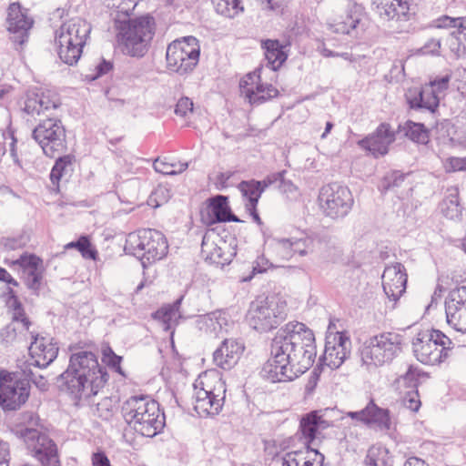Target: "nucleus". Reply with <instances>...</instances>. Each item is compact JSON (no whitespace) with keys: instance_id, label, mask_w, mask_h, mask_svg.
<instances>
[{"instance_id":"32","label":"nucleus","mask_w":466,"mask_h":466,"mask_svg":"<svg viewBox=\"0 0 466 466\" xmlns=\"http://www.w3.org/2000/svg\"><path fill=\"white\" fill-rule=\"evenodd\" d=\"M373 4L384 19L407 20L410 17V5L407 0H374Z\"/></svg>"},{"instance_id":"3","label":"nucleus","mask_w":466,"mask_h":466,"mask_svg":"<svg viewBox=\"0 0 466 466\" xmlns=\"http://www.w3.org/2000/svg\"><path fill=\"white\" fill-rule=\"evenodd\" d=\"M279 348L289 355L297 372L303 374L314 363L316 345L313 332L301 322H289L274 337Z\"/></svg>"},{"instance_id":"1","label":"nucleus","mask_w":466,"mask_h":466,"mask_svg":"<svg viewBox=\"0 0 466 466\" xmlns=\"http://www.w3.org/2000/svg\"><path fill=\"white\" fill-rule=\"evenodd\" d=\"M66 390L76 404L87 400L104 387L107 374L98 364L96 356L87 350L73 353L66 370L60 375Z\"/></svg>"},{"instance_id":"12","label":"nucleus","mask_w":466,"mask_h":466,"mask_svg":"<svg viewBox=\"0 0 466 466\" xmlns=\"http://www.w3.org/2000/svg\"><path fill=\"white\" fill-rule=\"evenodd\" d=\"M319 203L320 209L327 217L339 218L349 214L354 199L347 187L333 183L320 188Z\"/></svg>"},{"instance_id":"5","label":"nucleus","mask_w":466,"mask_h":466,"mask_svg":"<svg viewBox=\"0 0 466 466\" xmlns=\"http://www.w3.org/2000/svg\"><path fill=\"white\" fill-rule=\"evenodd\" d=\"M193 406L200 417L218 415L224 405L226 385L218 372L205 371L194 383Z\"/></svg>"},{"instance_id":"40","label":"nucleus","mask_w":466,"mask_h":466,"mask_svg":"<svg viewBox=\"0 0 466 466\" xmlns=\"http://www.w3.org/2000/svg\"><path fill=\"white\" fill-rule=\"evenodd\" d=\"M262 47L265 49V56L271 69L277 70L286 61L287 55L278 40L263 41Z\"/></svg>"},{"instance_id":"26","label":"nucleus","mask_w":466,"mask_h":466,"mask_svg":"<svg viewBox=\"0 0 466 466\" xmlns=\"http://www.w3.org/2000/svg\"><path fill=\"white\" fill-rule=\"evenodd\" d=\"M244 350L245 346L241 340L225 339L213 354L214 362L223 370H230L238 362Z\"/></svg>"},{"instance_id":"33","label":"nucleus","mask_w":466,"mask_h":466,"mask_svg":"<svg viewBox=\"0 0 466 466\" xmlns=\"http://www.w3.org/2000/svg\"><path fill=\"white\" fill-rule=\"evenodd\" d=\"M323 461V454L317 450L307 448L286 453L282 459V466H321Z\"/></svg>"},{"instance_id":"54","label":"nucleus","mask_w":466,"mask_h":466,"mask_svg":"<svg viewBox=\"0 0 466 466\" xmlns=\"http://www.w3.org/2000/svg\"><path fill=\"white\" fill-rule=\"evenodd\" d=\"M365 418H366V413H365V408L360 410H358V411H349L347 413H345L344 415H342L339 419V420L341 421V424L342 425H346V424H349V425H358L359 423H362L365 425Z\"/></svg>"},{"instance_id":"39","label":"nucleus","mask_w":466,"mask_h":466,"mask_svg":"<svg viewBox=\"0 0 466 466\" xmlns=\"http://www.w3.org/2000/svg\"><path fill=\"white\" fill-rule=\"evenodd\" d=\"M182 299H177L171 305H165L153 314V318L162 322L165 330H169L181 318L179 308Z\"/></svg>"},{"instance_id":"20","label":"nucleus","mask_w":466,"mask_h":466,"mask_svg":"<svg viewBox=\"0 0 466 466\" xmlns=\"http://www.w3.org/2000/svg\"><path fill=\"white\" fill-rule=\"evenodd\" d=\"M29 396L28 382L24 380H0V405L7 410H15L24 404Z\"/></svg>"},{"instance_id":"38","label":"nucleus","mask_w":466,"mask_h":466,"mask_svg":"<svg viewBox=\"0 0 466 466\" xmlns=\"http://www.w3.org/2000/svg\"><path fill=\"white\" fill-rule=\"evenodd\" d=\"M208 209V212L212 215V218L208 221L210 224L224 221H238V218L230 212L227 197L218 195L210 198Z\"/></svg>"},{"instance_id":"15","label":"nucleus","mask_w":466,"mask_h":466,"mask_svg":"<svg viewBox=\"0 0 466 466\" xmlns=\"http://www.w3.org/2000/svg\"><path fill=\"white\" fill-rule=\"evenodd\" d=\"M351 341L344 332H333L329 327V333L326 337L323 363L330 369H338L345 361L350 353Z\"/></svg>"},{"instance_id":"52","label":"nucleus","mask_w":466,"mask_h":466,"mask_svg":"<svg viewBox=\"0 0 466 466\" xmlns=\"http://www.w3.org/2000/svg\"><path fill=\"white\" fill-rule=\"evenodd\" d=\"M451 81V75L445 74L442 76H437L434 79L431 80L429 86H431L437 96L441 98V96L444 94V92L449 87V83Z\"/></svg>"},{"instance_id":"7","label":"nucleus","mask_w":466,"mask_h":466,"mask_svg":"<svg viewBox=\"0 0 466 466\" xmlns=\"http://www.w3.org/2000/svg\"><path fill=\"white\" fill-rule=\"evenodd\" d=\"M402 336L396 332H382L364 341L360 349L362 364L368 370L390 363L401 351Z\"/></svg>"},{"instance_id":"53","label":"nucleus","mask_w":466,"mask_h":466,"mask_svg":"<svg viewBox=\"0 0 466 466\" xmlns=\"http://www.w3.org/2000/svg\"><path fill=\"white\" fill-rule=\"evenodd\" d=\"M274 248L282 258L289 259L293 256V240L288 238L277 239Z\"/></svg>"},{"instance_id":"19","label":"nucleus","mask_w":466,"mask_h":466,"mask_svg":"<svg viewBox=\"0 0 466 466\" xmlns=\"http://www.w3.org/2000/svg\"><path fill=\"white\" fill-rule=\"evenodd\" d=\"M381 279L383 291L394 305L406 290L407 274L404 266L400 263L387 266Z\"/></svg>"},{"instance_id":"17","label":"nucleus","mask_w":466,"mask_h":466,"mask_svg":"<svg viewBox=\"0 0 466 466\" xmlns=\"http://www.w3.org/2000/svg\"><path fill=\"white\" fill-rule=\"evenodd\" d=\"M446 320L456 331L466 333V287L450 292L445 301Z\"/></svg>"},{"instance_id":"50","label":"nucleus","mask_w":466,"mask_h":466,"mask_svg":"<svg viewBox=\"0 0 466 466\" xmlns=\"http://www.w3.org/2000/svg\"><path fill=\"white\" fill-rule=\"evenodd\" d=\"M401 404L403 405V407L410 410V411L417 412L421 406V401L420 400L418 390H411L406 392L401 399Z\"/></svg>"},{"instance_id":"24","label":"nucleus","mask_w":466,"mask_h":466,"mask_svg":"<svg viewBox=\"0 0 466 466\" xmlns=\"http://www.w3.org/2000/svg\"><path fill=\"white\" fill-rule=\"evenodd\" d=\"M198 329L212 338L223 337L233 328L234 322L226 312L217 310L202 316L196 320Z\"/></svg>"},{"instance_id":"41","label":"nucleus","mask_w":466,"mask_h":466,"mask_svg":"<svg viewBox=\"0 0 466 466\" xmlns=\"http://www.w3.org/2000/svg\"><path fill=\"white\" fill-rule=\"evenodd\" d=\"M238 189L246 200V208H256L262 194L261 183L256 180L242 181L238 185Z\"/></svg>"},{"instance_id":"47","label":"nucleus","mask_w":466,"mask_h":466,"mask_svg":"<svg viewBox=\"0 0 466 466\" xmlns=\"http://www.w3.org/2000/svg\"><path fill=\"white\" fill-rule=\"evenodd\" d=\"M138 0H106V5L114 15L122 14L123 16L130 15Z\"/></svg>"},{"instance_id":"62","label":"nucleus","mask_w":466,"mask_h":466,"mask_svg":"<svg viewBox=\"0 0 466 466\" xmlns=\"http://www.w3.org/2000/svg\"><path fill=\"white\" fill-rule=\"evenodd\" d=\"M270 267L271 263H269V261L264 256H260L257 258L253 265V272L263 273Z\"/></svg>"},{"instance_id":"34","label":"nucleus","mask_w":466,"mask_h":466,"mask_svg":"<svg viewBox=\"0 0 466 466\" xmlns=\"http://www.w3.org/2000/svg\"><path fill=\"white\" fill-rule=\"evenodd\" d=\"M365 425L375 427L380 431H389L392 429L390 410L377 406L370 400L365 407Z\"/></svg>"},{"instance_id":"51","label":"nucleus","mask_w":466,"mask_h":466,"mask_svg":"<svg viewBox=\"0 0 466 466\" xmlns=\"http://www.w3.org/2000/svg\"><path fill=\"white\" fill-rule=\"evenodd\" d=\"M22 373L25 381H32L40 390H46L47 389V380L44 376L34 372L29 366L22 369Z\"/></svg>"},{"instance_id":"42","label":"nucleus","mask_w":466,"mask_h":466,"mask_svg":"<svg viewBox=\"0 0 466 466\" xmlns=\"http://www.w3.org/2000/svg\"><path fill=\"white\" fill-rule=\"evenodd\" d=\"M441 212L449 219H459L461 217L462 208L459 203L458 193L453 190L440 205Z\"/></svg>"},{"instance_id":"60","label":"nucleus","mask_w":466,"mask_h":466,"mask_svg":"<svg viewBox=\"0 0 466 466\" xmlns=\"http://www.w3.org/2000/svg\"><path fill=\"white\" fill-rule=\"evenodd\" d=\"M441 49V41L431 39L421 48L424 55H438Z\"/></svg>"},{"instance_id":"27","label":"nucleus","mask_w":466,"mask_h":466,"mask_svg":"<svg viewBox=\"0 0 466 466\" xmlns=\"http://www.w3.org/2000/svg\"><path fill=\"white\" fill-rule=\"evenodd\" d=\"M395 140V133L388 124H381L376 131L359 141V145L374 156L388 153L389 146Z\"/></svg>"},{"instance_id":"16","label":"nucleus","mask_w":466,"mask_h":466,"mask_svg":"<svg viewBox=\"0 0 466 466\" xmlns=\"http://www.w3.org/2000/svg\"><path fill=\"white\" fill-rule=\"evenodd\" d=\"M361 15V6L346 0L343 1L339 7L334 10L332 17L329 19L328 26L335 33L350 34L357 27Z\"/></svg>"},{"instance_id":"45","label":"nucleus","mask_w":466,"mask_h":466,"mask_svg":"<svg viewBox=\"0 0 466 466\" xmlns=\"http://www.w3.org/2000/svg\"><path fill=\"white\" fill-rule=\"evenodd\" d=\"M218 14L233 18L243 12L244 7L240 0H213Z\"/></svg>"},{"instance_id":"6","label":"nucleus","mask_w":466,"mask_h":466,"mask_svg":"<svg viewBox=\"0 0 466 466\" xmlns=\"http://www.w3.org/2000/svg\"><path fill=\"white\" fill-rule=\"evenodd\" d=\"M125 250L141 259L143 266L164 258L168 251L165 236L156 229L142 228L127 235Z\"/></svg>"},{"instance_id":"21","label":"nucleus","mask_w":466,"mask_h":466,"mask_svg":"<svg viewBox=\"0 0 466 466\" xmlns=\"http://www.w3.org/2000/svg\"><path fill=\"white\" fill-rule=\"evenodd\" d=\"M29 319H11V322L0 331V341L5 347H26L33 336Z\"/></svg>"},{"instance_id":"56","label":"nucleus","mask_w":466,"mask_h":466,"mask_svg":"<svg viewBox=\"0 0 466 466\" xmlns=\"http://www.w3.org/2000/svg\"><path fill=\"white\" fill-rule=\"evenodd\" d=\"M314 241L310 238L293 240V254L305 256L313 250Z\"/></svg>"},{"instance_id":"46","label":"nucleus","mask_w":466,"mask_h":466,"mask_svg":"<svg viewBox=\"0 0 466 466\" xmlns=\"http://www.w3.org/2000/svg\"><path fill=\"white\" fill-rule=\"evenodd\" d=\"M154 169L164 175H177L185 171L188 165L182 162H169L165 158H157L153 164Z\"/></svg>"},{"instance_id":"48","label":"nucleus","mask_w":466,"mask_h":466,"mask_svg":"<svg viewBox=\"0 0 466 466\" xmlns=\"http://www.w3.org/2000/svg\"><path fill=\"white\" fill-rule=\"evenodd\" d=\"M66 249L76 248L83 258L96 259V251L92 248L91 243L87 237L82 236L76 241H72L65 246Z\"/></svg>"},{"instance_id":"37","label":"nucleus","mask_w":466,"mask_h":466,"mask_svg":"<svg viewBox=\"0 0 466 466\" xmlns=\"http://www.w3.org/2000/svg\"><path fill=\"white\" fill-rule=\"evenodd\" d=\"M56 46L60 60L68 66H73L77 63L84 48L57 35H56Z\"/></svg>"},{"instance_id":"43","label":"nucleus","mask_w":466,"mask_h":466,"mask_svg":"<svg viewBox=\"0 0 466 466\" xmlns=\"http://www.w3.org/2000/svg\"><path fill=\"white\" fill-rule=\"evenodd\" d=\"M367 463L370 466H390L391 457L387 448L372 446L367 455Z\"/></svg>"},{"instance_id":"31","label":"nucleus","mask_w":466,"mask_h":466,"mask_svg":"<svg viewBox=\"0 0 466 466\" xmlns=\"http://www.w3.org/2000/svg\"><path fill=\"white\" fill-rule=\"evenodd\" d=\"M227 243L215 232H207L202 239L201 253L206 260L217 264H224L228 258H224Z\"/></svg>"},{"instance_id":"55","label":"nucleus","mask_w":466,"mask_h":466,"mask_svg":"<svg viewBox=\"0 0 466 466\" xmlns=\"http://www.w3.org/2000/svg\"><path fill=\"white\" fill-rule=\"evenodd\" d=\"M446 172H457L466 170V157H448L442 161Z\"/></svg>"},{"instance_id":"29","label":"nucleus","mask_w":466,"mask_h":466,"mask_svg":"<svg viewBox=\"0 0 466 466\" xmlns=\"http://www.w3.org/2000/svg\"><path fill=\"white\" fill-rule=\"evenodd\" d=\"M60 101L56 94L50 91L41 94L28 91L25 94L23 110L30 116H39L45 111L56 109L59 106Z\"/></svg>"},{"instance_id":"13","label":"nucleus","mask_w":466,"mask_h":466,"mask_svg":"<svg viewBox=\"0 0 466 466\" xmlns=\"http://www.w3.org/2000/svg\"><path fill=\"white\" fill-rule=\"evenodd\" d=\"M296 367L291 363L289 355L279 348L273 339L271 343V358L264 364L261 376L270 382L291 381L301 375L297 372Z\"/></svg>"},{"instance_id":"10","label":"nucleus","mask_w":466,"mask_h":466,"mask_svg":"<svg viewBox=\"0 0 466 466\" xmlns=\"http://www.w3.org/2000/svg\"><path fill=\"white\" fill-rule=\"evenodd\" d=\"M200 46L194 36L176 39L167 46L166 59L169 70L187 75L194 70L199 61Z\"/></svg>"},{"instance_id":"9","label":"nucleus","mask_w":466,"mask_h":466,"mask_svg":"<svg viewBox=\"0 0 466 466\" xmlns=\"http://www.w3.org/2000/svg\"><path fill=\"white\" fill-rule=\"evenodd\" d=\"M451 340L438 329L419 331L412 340V350L416 359L427 365H435L447 358Z\"/></svg>"},{"instance_id":"63","label":"nucleus","mask_w":466,"mask_h":466,"mask_svg":"<svg viewBox=\"0 0 466 466\" xmlns=\"http://www.w3.org/2000/svg\"><path fill=\"white\" fill-rule=\"evenodd\" d=\"M92 466H111L107 456L101 451L92 455Z\"/></svg>"},{"instance_id":"4","label":"nucleus","mask_w":466,"mask_h":466,"mask_svg":"<svg viewBox=\"0 0 466 466\" xmlns=\"http://www.w3.org/2000/svg\"><path fill=\"white\" fill-rule=\"evenodd\" d=\"M126 422L145 437L156 436L164 427L159 404L149 396H132L122 406Z\"/></svg>"},{"instance_id":"49","label":"nucleus","mask_w":466,"mask_h":466,"mask_svg":"<svg viewBox=\"0 0 466 466\" xmlns=\"http://www.w3.org/2000/svg\"><path fill=\"white\" fill-rule=\"evenodd\" d=\"M6 307L12 311V319H28L25 313L21 302L18 300L15 291L8 288L5 299Z\"/></svg>"},{"instance_id":"36","label":"nucleus","mask_w":466,"mask_h":466,"mask_svg":"<svg viewBox=\"0 0 466 466\" xmlns=\"http://www.w3.org/2000/svg\"><path fill=\"white\" fill-rule=\"evenodd\" d=\"M435 26L454 29L451 35L458 42V49L466 51V17L442 16L435 21Z\"/></svg>"},{"instance_id":"61","label":"nucleus","mask_w":466,"mask_h":466,"mask_svg":"<svg viewBox=\"0 0 466 466\" xmlns=\"http://www.w3.org/2000/svg\"><path fill=\"white\" fill-rule=\"evenodd\" d=\"M10 449L9 444L0 440V466H9Z\"/></svg>"},{"instance_id":"22","label":"nucleus","mask_w":466,"mask_h":466,"mask_svg":"<svg viewBox=\"0 0 466 466\" xmlns=\"http://www.w3.org/2000/svg\"><path fill=\"white\" fill-rule=\"evenodd\" d=\"M30 340L31 343L28 350L31 362H29L28 366L33 365L37 368H46L57 357L58 347L52 340L39 337L35 331Z\"/></svg>"},{"instance_id":"58","label":"nucleus","mask_w":466,"mask_h":466,"mask_svg":"<svg viewBox=\"0 0 466 466\" xmlns=\"http://www.w3.org/2000/svg\"><path fill=\"white\" fill-rule=\"evenodd\" d=\"M0 244L5 250H15L23 248L25 245V240L23 237L4 238Z\"/></svg>"},{"instance_id":"44","label":"nucleus","mask_w":466,"mask_h":466,"mask_svg":"<svg viewBox=\"0 0 466 466\" xmlns=\"http://www.w3.org/2000/svg\"><path fill=\"white\" fill-rule=\"evenodd\" d=\"M402 130L407 137L416 143L426 144L429 141L428 131L422 124L408 121Z\"/></svg>"},{"instance_id":"57","label":"nucleus","mask_w":466,"mask_h":466,"mask_svg":"<svg viewBox=\"0 0 466 466\" xmlns=\"http://www.w3.org/2000/svg\"><path fill=\"white\" fill-rule=\"evenodd\" d=\"M113 408L114 405L112 400L107 398L102 400L100 402L96 404L98 416L105 420H108L112 416Z\"/></svg>"},{"instance_id":"28","label":"nucleus","mask_w":466,"mask_h":466,"mask_svg":"<svg viewBox=\"0 0 466 466\" xmlns=\"http://www.w3.org/2000/svg\"><path fill=\"white\" fill-rule=\"evenodd\" d=\"M91 29L87 21L75 17L63 23L56 35L84 47L90 39Z\"/></svg>"},{"instance_id":"14","label":"nucleus","mask_w":466,"mask_h":466,"mask_svg":"<svg viewBox=\"0 0 466 466\" xmlns=\"http://www.w3.org/2000/svg\"><path fill=\"white\" fill-rule=\"evenodd\" d=\"M7 264L21 274V278L29 289L37 291L40 289L45 272L42 258L35 254L25 252L17 259Z\"/></svg>"},{"instance_id":"59","label":"nucleus","mask_w":466,"mask_h":466,"mask_svg":"<svg viewBox=\"0 0 466 466\" xmlns=\"http://www.w3.org/2000/svg\"><path fill=\"white\" fill-rule=\"evenodd\" d=\"M193 110V102L188 97L180 98L175 108V113L180 116H186L189 112L191 113Z\"/></svg>"},{"instance_id":"2","label":"nucleus","mask_w":466,"mask_h":466,"mask_svg":"<svg viewBox=\"0 0 466 466\" xmlns=\"http://www.w3.org/2000/svg\"><path fill=\"white\" fill-rule=\"evenodd\" d=\"M116 30V41L122 52L133 57L144 56L155 35L156 24L152 16L144 15L134 19L122 14L110 13Z\"/></svg>"},{"instance_id":"18","label":"nucleus","mask_w":466,"mask_h":466,"mask_svg":"<svg viewBox=\"0 0 466 466\" xmlns=\"http://www.w3.org/2000/svg\"><path fill=\"white\" fill-rule=\"evenodd\" d=\"M6 23L12 42L21 46L27 41L28 31L34 22L28 15L27 10L22 8L19 3L9 5Z\"/></svg>"},{"instance_id":"25","label":"nucleus","mask_w":466,"mask_h":466,"mask_svg":"<svg viewBox=\"0 0 466 466\" xmlns=\"http://www.w3.org/2000/svg\"><path fill=\"white\" fill-rule=\"evenodd\" d=\"M23 438L27 449L38 461L46 455L56 451V444L46 434L40 433L36 429L25 428L17 431Z\"/></svg>"},{"instance_id":"64","label":"nucleus","mask_w":466,"mask_h":466,"mask_svg":"<svg viewBox=\"0 0 466 466\" xmlns=\"http://www.w3.org/2000/svg\"><path fill=\"white\" fill-rule=\"evenodd\" d=\"M39 461L44 466H60L56 451Z\"/></svg>"},{"instance_id":"35","label":"nucleus","mask_w":466,"mask_h":466,"mask_svg":"<svg viewBox=\"0 0 466 466\" xmlns=\"http://www.w3.org/2000/svg\"><path fill=\"white\" fill-rule=\"evenodd\" d=\"M330 426L329 422L319 415L318 411H312L301 419L300 429L308 444L314 442L322 431Z\"/></svg>"},{"instance_id":"23","label":"nucleus","mask_w":466,"mask_h":466,"mask_svg":"<svg viewBox=\"0 0 466 466\" xmlns=\"http://www.w3.org/2000/svg\"><path fill=\"white\" fill-rule=\"evenodd\" d=\"M258 80L256 73H249L240 81V92L250 104H260L279 95L278 89L272 85H263Z\"/></svg>"},{"instance_id":"8","label":"nucleus","mask_w":466,"mask_h":466,"mask_svg":"<svg viewBox=\"0 0 466 466\" xmlns=\"http://www.w3.org/2000/svg\"><path fill=\"white\" fill-rule=\"evenodd\" d=\"M287 302L279 295H270L251 303L248 319L250 327L259 332L277 328L287 317Z\"/></svg>"},{"instance_id":"30","label":"nucleus","mask_w":466,"mask_h":466,"mask_svg":"<svg viewBox=\"0 0 466 466\" xmlns=\"http://www.w3.org/2000/svg\"><path fill=\"white\" fill-rule=\"evenodd\" d=\"M406 99L412 108H424L433 112L439 106L440 99L431 86L411 87L406 92Z\"/></svg>"},{"instance_id":"11","label":"nucleus","mask_w":466,"mask_h":466,"mask_svg":"<svg viewBox=\"0 0 466 466\" xmlns=\"http://www.w3.org/2000/svg\"><path fill=\"white\" fill-rule=\"evenodd\" d=\"M32 137L48 157H56L66 148V129L58 118L42 120L34 128Z\"/></svg>"}]
</instances>
